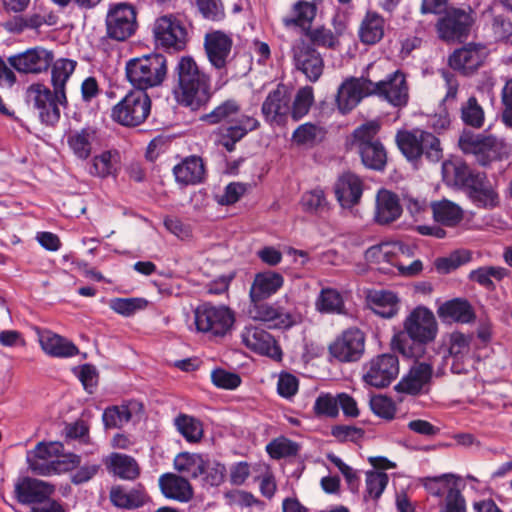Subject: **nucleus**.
Here are the masks:
<instances>
[{
    "instance_id": "a211bd4d",
    "label": "nucleus",
    "mask_w": 512,
    "mask_h": 512,
    "mask_svg": "<svg viewBox=\"0 0 512 512\" xmlns=\"http://www.w3.org/2000/svg\"><path fill=\"white\" fill-rule=\"evenodd\" d=\"M458 144L465 154H473L481 165H487L496 159L501 149V143L496 137L476 135L471 132H464Z\"/></svg>"
},
{
    "instance_id": "20e7f679",
    "label": "nucleus",
    "mask_w": 512,
    "mask_h": 512,
    "mask_svg": "<svg viewBox=\"0 0 512 512\" xmlns=\"http://www.w3.org/2000/svg\"><path fill=\"white\" fill-rule=\"evenodd\" d=\"M202 120L209 124L226 123L223 138L240 141L248 132L256 130L260 123L249 115L241 112L240 104L233 99H228L216 106L210 113L205 114Z\"/></svg>"
},
{
    "instance_id": "8fccbe9b",
    "label": "nucleus",
    "mask_w": 512,
    "mask_h": 512,
    "mask_svg": "<svg viewBox=\"0 0 512 512\" xmlns=\"http://www.w3.org/2000/svg\"><path fill=\"white\" fill-rule=\"evenodd\" d=\"M77 62L70 59H58L52 66L51 82L55 90L66 93V83L76 68Z\"/></svg>"
},
{
    "instance_id": "864d4df0",
    "label": "nucleus",
    "mask_w": 512,
    "mask_h": 512,
    "mask_svg": "<svg viewBox=\"0 0 512 512\" xmlns=\"http://www.w3.org/2000/svg\"><path fill=\"white\" fill-rule=\"evenodd\" d=\"M175 425L181 435L191 443H196L203 436L202 424L199 420L186 414H181L175 419Z\"/></svg>"
},
{
    "instance_id": "c756f323",
    "label": "nucleus",
    "mask_w": 512,
    "mask_h": 512,
    "mask_svg": "<svg viewBox=\"0 0 512 512\" xmlns=\"http://www.w3.org/2000/svg\"><path fill=\"white\" fill-rule=\"evenodd\" d=\"M401 214L402 207L398 196L390 190L380 189L376 194L375 221L381 225L390 224Z\"/></svg>"
},
{
    "instance_id": "0e129e2a",
    "label": "nucleus",
    "mask_w": 512,
    "mask_h": 512,
    "mask_svg": "<svg viewBox=\"0 0 512 512\" xmlns=\"http://www.w3.org/2000/svg\"><path fill=\"white\" fill-rule=\"evenodd\" d=\"M452 475H443L436 478L428 479L425 487L433 496H447L450 490H459L456 483L452 481Z\"/></svg>"
},
{
    "instance_id": "1a4fd4ad",
    "label": "nucleus",
    "mask_w": 512,
    "mask_h": 512,
    "mask_svg": "<svg viewBox=\"0 0 512 512\" xmlns=\"http://www.w3.org/2000/svg\"><path fill=\"white\" fill-rule=\"evenodd\" d=\"M138 27L134 5L120 2L110 4L105 17L106 37L124 42L132 37Z\"/></svg>"
},
{
    "instance_id": "4d7b16f0",
    "label": "nucleus",
    "mask_w": 512,
    "mask_h": 512,
    "mask_svg": "<svg viewBox=\"0 0 512 512\" xmlns=\"http://www.w3.org/2000/svg\"><path fill=\"white\" fill-rule=\"evenodd\" d=\"M293 13V17H285L283 19L284 24L287 27L292 25L305 27V25H309L314 19L316 7L312 3L299 1L294 5Z\"/></svg>"
},
{
    "instance_id": "423d86ee",
    "label": "nucleus",
    "mask_w": 512,
    "mask_h": 512,
    "mask_svg": "<svg viewBox=\"0 0 512 512\" xmlns=\"http://www.w3.org/2000/svg\"><path fill=\"white\" fill-rule=\"evenodd\" d=\"M398 148L409 161H417L422 156L431 162L443 157L439 139L431 132L422 129L399 130L395 136Z\"/></svg>"
},
{
    "instance_id": "4468645a",
    "label": "nucleus",
    "mask_w": 512,
    "mask_h": 512,
    "mask_svg": "<svg viewBox=\"0 0 512 512\" xmlns=\"http://www.w3.org/2000/svg\"><path fill=\"white\" fill-rule=\"evenodd\" d=\"M408 251L409 248L400 242L383 243L367 249L365 259L374 264L391 263L398 268L401 274L412 276L422 270V262L414 260L411 264L404 265L399 259V254H405Z\"/></svg>"
},
{
    "instance_id": "a878e982",
    "label": "nucleus",
    "mask_w": 512,
    "mask_h": 512,
    "mask_svg": "<svg viewBox=\"0 0 512 512\" xmlns=\"http://www.w3.org/2000/svg\"><path fill=\"white\" fill-rule=\"evenodd\" d=\"M488 56L486 46L482 44L469 43L464 47L455 50L449 57V65L454 70L463 74H470L476 71Z\"/></svg>"
},
{
    "instance_id": "79ce46f5",
    "label": "nucleus",
    "mask_w": 512,
    "mask_h": 512,
    "mask_svg": "<svg viewBox=\"0 0 512 512\" xmlns=\"http://www.w3.org/2000/svg\"><path fill=\"white\" fill-rule=\"evenodd\" d=\"M469 336L460 332H453L449 340V357L452 359L451 370L455 374H461L465 371L462 360L470 351Z\"/></svg>"
},
{
    "instance_id": "58836bf2",
    "label": "nucleus",
    "mask_w": 512,
    "mask_h": 512,
    "mask_svg": "<svg viewBox=\"0 0 512 512\" xmlns=\"http://www.w3.org/2000/svg\"><path fill=\"white\" fill-rule=\"evenodd\" d=\"M106 464L111 472L124 480H135L140 475L137 461L129 455L112 453Z\"/></svg>"
},
{
    "instance_id": "e433bc0d",
    "label": "nucleus",
    "mask_w": 512,
    "mask_h": 512,
    "mask_svg": "<svg viewBox=\"0 0 512 512\" xmlns=\"http://www.w3.org/2000/svg\"><path fill=\"white\" fill-rule=\"evenodd\" d=\"M431 210L433 219L446 227H456L464 218L463 209L447 199L432 202Z\"/></svg>"
},
{
    "instance_id": "72a5a7b5",
    "label": "nucleus",
    "mask_w": 512,
    "mask_h": 512,
    "mask_svg": "<svg viewBox=\"0 0 512 512\" xmlns=\"http://www.w3.org/2000/svg\"><path fill=\"white\" fill-rule=\"evenodd\" d=\"M159 486L166 498L188 502L193 497V490L188 480L174 473L161 475Z\"/></svg>"
},
{
    "instance_id": "e2e57ef3",
    "label": "nucleus",
    "mask_w": 512,
    "mask_h": 512,
    "mask_svg": "<svg viewBox=\"0 0 512 512\" xmlns=\"http://www.w3.org/2000/svg\"><path fill=\"white\" fill-rule=\"evenodd\" d=\"M266 450L274 459H280L295 455L298 452V445L286 438H278L270 442Z\"/></svg>"
},
{
    "instance_id": "9b49d317",
    "label": "nucleus",
    "mask_w": 512,
    "mask_h": 512,
    "mask_svg": "<svg viewBox=\"0 0 512 512\" xmlns=\"http://www.w3.org/2000/svg\"><path fill=\"white\" fill-rule=\"evenodd\" d=\"M248 315L254 321L267 323L270 328L286 329L297 324L301 315L291 309H286L280 301L268 303L264 300L250 301Z\"/></svg>"
},
{
    "instance_id": "3c124183",
    "label": "nucleus",
    "mask_w": 512,
    "mask_h": 512,
    "mask_svg": "<svg viewBox=\"0 0 512 512\" xmlns=\"http://www.w3.org/2000/svg\"><path fill=\"white\" fill-rule=\"evenodd\" d=\"M316 308L322 313L340 314L343 313L344 302L341 294L332 288L321 290L317 300Z\"/></svg>"
},
{
    "instance_id": "b1692460",
    "label": "nucleus",
    "mask_w": 512,
    "mask_h": 512,
    "mask_svg": "<svg viewBox=\"0 0 512 512\" xmlns=\"http://www.w3.org/2000/svg\"><path fill=\"white\" fill-rule=\"evenodd\" d=\"M233 40L222 31H212L204 37V48L209 63L222 74L229 63Z\"/></svg>"
},
{
    "instance_id": "6e6d98bb",
    "label": "nucleus",
    "mask_w": 512,
    "mask_h": 512,
    "mask_svg": "<svg viewBox=\"0 0 512 512\" xmlns=\"http://www.w3.org/2000/svg\"><path fill=\"white\" fill-rule=\"evenodd\" d=\"M341 30L333 33L330 29L323 26L308 28L305 30V35L308 37L313 45L333 49L339 44V35Z\"/></svg>"
},
{
    "instance_id": "bb28decb",
    "label": "nucleus",
    "mask_w": 512,
    "mask_h": 512,
    "mask_svg": "<svg viewBox=\"0 0 512 512\" xmlns=\"http://www.w3.org/2000/svg\"><path fill=\"white\" fill-rule=\"evenodd\" d=\"M468 197L480 208L493 209L499 205V196L485 173L475 172L464 186Z\"/></svg>"
},
{
    "instance_id": "ddd939ff",
    "label": "nucleus",
    "mask_w": 512,
    "mask_h": 512,
    "mask_svg": "<svg viewBox=\"0 0 512 512\" xmlns=\"http://www.w3.org/2000/svg\"><path fill=\"white\" fill-rule=\"evenodd\" d=\"M372 69L373 65H369L365 75L350 77L341 83L336 95V105L342 114L352 111L363 98L372 96L370 74Z\"/></svg>"
},
{
    "instance_id": "69168bd1",
    "label": "nucleus",
    "mask_w": 512,
    "mask_h": 512,
    "mask_svg": "<svg viewBox=\"0 0 512 512\" xmlns=\"http://www.w3.org/2000/svg\"><path fill=\"white\" fill-rule=\"evenodd\" d=\"M211 381L216 387L226 390H234L241 384V378L238 374L224 369L213 370Z\"/></svg>"
},
{
    "instance_id": "2f4dec72",
    "label": "nucleus",
    "mask_w": 512,
    "mask_h": 512,
    "mask_svg": "<svg viewBox=\"0 0 512 512\" xmlns=\"http://www.w3.org/2000/svg\"><path fill=\"white\" fill-rule=\"evenodd\" d=\"M284 284L281 274L266 271L257 273L249 290L250 301L265 300L274 295Z\"/></svg>"
},
{
    "instance_id": "473e14b6",
    "label": "nucleus",
    "mask_w": 512,
    "mask_h": 512,
    "mask_svg": "<svg viewBox=\"0 0 512 512\" xmlns=\"http://www.w3.org/2000/svg\"><path fill=\"white\" fill-rule=\"evenodd\" d=\"M39 342L43 351L52 357L66 358L79 353L71 341L49 330L39 333Z\"/></svg>"
},
{
    "instance_id": "cd10ccee",
    "label": "nucleus",
    "mask_w": 512,
    "mask_h": 512,
    "mask_svg": "<svg viewBox=\"0 0 512 512\" xmlns=\"http://www.w3.org/2000/svg\"><path fill=\"white\" fill-rule=\"evenodd\" d=\"M14 493L21 504L43 503L54 493V486L39 479L23 477L15 483Z\"/></svg>"
},
{
    "instance_id": "f257e3e1",
    "label": "nucleus",
    "mask_w": 512,
    "mask_h": 512,
    "mask_svg": "<svg viewBox=\"0 0 512 512\" xmlns=\"http://www.w3.org/2000/svg\"><path fill=\"white\" fill-rule=\"evenodd\" d=\"M438 333V323L431 310L418 306L403 322V331L392 339L393 348L407 358H419L425 345L433 342Z\"/></svg>"
},
{
    "instance_id": "37998d69",
    "label": "nucleus",
    "mask_w": 512,
    "mask_h": 512,
    "mask_svg": "<svg viewBox=\"0 0 512 512\" xmlns=\"http://www.w3.org/2000/svg\"><path fill=\"white\" fill-rule=\"evenodd\" d=\"M475 171L462 161H445L442 164V176L447 185L464 188Z\"/></svg>"
},
{
    "instance_id": "c85d7f7f",
    "label": "nucleus",
    "mask_w": 512,
    "mask_h": 512,
    "mask_svg": "<svg viewBox=\"0 0 512 512\" xmlns=\"http://www.w3.org/2000/svg\"><path fill=\"white\" fill-rule=\"evenodd\" d=\"M335 195L343 208L357 205L363 193V182L354 173H343L335 184Z\"/></svg>"
},
{
    "instance_id": "de8ad7c7",
    "label": "nucleus",
    "mask_w": 512,
    "mask_h": 512,
    "mask_svg": "<svg viewBox=\"0 0 512 512\" xmlns=\"http://www.w3.org/2000/svg\"><path fill=\"white\" fill-rule=\"evenodd\" d=\"M326 129L311 122L298 126L292 134V140L298 145L313 146L324 140Z\"/></svg>"
},
{
    "instance_id": "7c9ffc66",
    "label": "nucleus",
    "mask_w": 512,
    "mask_h": 512,
    "mask_svg": "<svg viewBox=\"0 0 512 512\" xmlns=\"http://www.w3.org/2000/svg\"><path fill=\"white\" fill-rule=\"evenodd\" d=\"M111 503L120 509L132 510L142 507L149 499L143 485L127 490L121 485L113 486L109 492Z\"/></svg>"
},
{
    "instance_id": "4c0bfd02",
    "label": "nucleus",
    "mask_w": 512,
    "mask_h": 512,
    "mask_svg": "<svg viewBox=\"0 0 512 512\" xmlns=\"http://www.w3.org/2000/svg\"><path fill=\"white\" fill-rule=\"evenodd\" d=\"M176 181L184 184H197L204 179L205 168L201 158L190 156L173 169Z\"/></svg>"
},
{
    "instance_id": "09e8293b",
    "label": "nucleus",
    "mask_w": 512,
    "mask_h": 512,
    "mask_svg": "<svg viewBox=\"0 0 512 512\" xmlns=\"http://www.w3.org/2000/svg\"><path fill=\"white\" fill-rule=\"evenodd\" d=\"M174 468L180 473L196 478L204 473L205 462L198 454L184 452L175 457Z\"/></svg>"
},
{
    "instance_id": "5fc2aeb1",
    "label": "nucleus",
    "mask_w": 512,
    "mask_h": 512,
    "mask_svg": "<svg viewBox=\"0 0 512 512\" xmlns=\"http://www.w3.org/2000/svg\"><path fill=\"white\" fill-rule=\"evenodd\" d=\"M314 102V92L311 86L300 88L291 104L290 114L294 121H298L308 114Z\"/></svg>"
},
{
    "instance_id": "774afa93",
    "label": "nucleus",
    "mask_w": 512,
    "mask_h": 512,
    "mask_svg": "<svg viewBox=\"0 0 512 512\" xmlns=\"http://www.w3.org/2000/svg\"><path fill=\"white\" fill-rule=\"evenodd\" d=\"M501 102L503 105L502 121L512 128V78L508 79L501 91Z\"/></svg>"
},
{
    "instance_id": "2eb2a0df",
    "label": "nucleus",
    "mask_w": 512,
    "mask_h": 512,
    "mask_svg": "<svg viewBox=\"0 0 512 512\" xmlns=\"http://www.w3.org/2000/svg\"><path fill=\"white\" fill-rule=\"evenodd\" d=\"M152 31L157 46L179 51L186 45V28L183 22L173 14L156 18Z\"/></svg>"
},
{
    "instance_id": "603ef678",
    "label": "nucleus",
    "mask_w": 512,
    "mask_h": 512,
    "mask_svg": "<svg viewBox=\"0 0 512 512\" xmlns=\"http://www.w3.org/2000/svg\"><path fill=\"white\" fill-rule=\"evenodd\" d=\"M389 482L388 475L383 471H367L365 479V501H377Z\"/></svg>"
},
{
    "instance_id": "aec40b11",
    "label": "nucleus",
    "mask_w": 512,
    "mask_h": 512,
    "mask_svg": "<svg viewBox=\"0 0 512 512\" xmlns=\"http://www.w3.org/2000/svg\"><path fill=\"white\" fill-rule=\"evenodd\" d=\"M365 350V335L358 328H349L329 346L330 354L340 362L358 361Z\"/></svg>"
},
{
    "instance_id": "7ed1b4c3",
    "label": "nucleus",
    "mask_w": 512,
    "mask_h": 512,
    "mask_svg": "<svg viewBox=\"0 0 512 512\" xmlns=\"http://www.w3.org/2000/svg\"><path fill=\"white\" fill-rule=\"evenodd\" d=\"M79 463V457L65 453L60 442H40L28 455L29 468L44 476L69 471Z\"/></svg>"
},
{
    "instance_id": "5701e85b",
    "label": "nucleus",
    "mask_w": 512,
    "mask_h": 512,
    "mask_svg": "<svg viewBox=\"0 0 512 512\" xmlns=\"http://www.w3.org/2000/svg\"><path fill=\"white\" fill-rule=\"evenodd\" d=\"M53 59L52 51L35 47L8 57L7 61L19 73L38 74L46 71L51 66Z\"/></svg>"
},
{
    "instance_id": "c9c22d12",
    "label": "nucleus",
    "mask_w": 512,
    "mask_h": 512,
    "mask_svg": "<svg viewBox=\"0 0 512 512\" xmlns=\"http://www.w3.org/2000/svg\"><path fill=\"white\" fill-rule=\"evenodd\" d=\"M437 314L446 322L470 323L475 318L470 303L467 300L459 298L443 303L439 306Z\"/></svg>"
},
{
    "instance_id": "4be33fe9",
    "label": "nucleus",
    "mask_w": 512,
    "mask_h": 512,
    "mask_svg": "<svg viewBox=\"0 0 512 512\" xmlns=\"http://www.w3.org/2000/svg\"><path fill=\"white\" fill-rule=\"evenodd\" d=\"M433 376V365L426 361H415L407 374L397 383L395 390L409 395L427 393Z\"/></svg>"
},
{
    "instance_id": "0eeeda50",
    "label": "nucleus",
    "mask_w": 512,
    "mask_h": 512,
    "mask_svg": "<svg viewBox=\"0 0 512 512\" xmlns=\"http://www.w3.org/2000/svg\"><path fill=\"white\" fill-rule=\"evenodd\" d=\"M27 102L37 111L42 123L56 124L61 116L60 107L68 104L66 93L51 90L42 83L31 84L26 91Z\"/></svg>"
},
{
    "instance_id": "9d476101",
    "label": "nucleus",
    "mask_w": 512,
    "mask_h": 512,
    "mask_svg": "<svg viewBox=\"0 0 512 512\" xmlns=\"http://www.w3.org/2000/svg\"><path fill=\"white\" fill-rule=\"evenodd\" d=\"M234 321L233 311L224 305L214 306L210 303H203L194 311L197 331L213 336H224L231 329Z\"/></svg>"
},
{
    "instance_id": "6ab92c4d",
    "label": "nucleus",
    "mask_w": 512,
    "mask_h": 512,
    "mask_svg": "<svg viewBox=\"0 0 512 512\" xmlns=\"http://www.w3.org/2000/svg\"><path fill=\"white\" fill-rule=\"evenodd\" d=\"M291 110V93L289 89L278 84L270 91L261 106V113L266 122L271 125H284L289 117Z\"/></svg>"
},
{
    "instance_id": "bf43d9fd",
    "label": "nucleus",
    "mask_w": 512,
    "mask_h": 512,
    "mask_svg": "<svg viewBox=\"0 0 512 512\" xmlns=\"http://www.w3.org/2000/svg\"><path fill=\"white\" fill-rule=\"evenodd\" d=\"M131 412L127 406H113L103 413L106 428H120L131 420Z\"/></svg>"
},
{
    "instance_id": "a18cd8bd",
    "label": "nucleus",
    "mask_w": 512,
    "mask_h": 512,
    "mask_svg": "<svg viewBox=\"0 0 512 512\" xmlns=\"http://www.w3.org/2000/svg\"><path fill=\"white\" fill-rule=\"evenodd\" d=\"M510 275V271L501 266H483L469 273V280L478 283L487 290L493 291L495 284L492 280L494 278L497 281H501L505 277Z\"/></svg>"
},
{
    "instance_id": "ea45409f",
    "label": "nucleus",
    "mask_w": 512,
    "mask_h": 512,
    "mask_svg": "<svg viewBox=\"0 0 512 512\" xmlns=\"http://www.w3.org/2000/svg\"><path fill=\"white\" fill-rule=\"evenodd\" d=\"M119 153L115 150L103 151L92 158L89 174L99 178L114 176L118 170Z\"/></svg>"
},
{
    "instance_id": "338daca9",
    "label": "nucleus",
    "mask_w": 512,
    "mask_h": 512,
    "mask_svg": "<svg viewBox=\"0 0 512 512\" xmlns=\"http://www.w3.org/2000/svg\"><path fill=\"white\" fill-rule=\"evenodd\" d=\"M379 129L380 125L376 121H370L358 127L353 133L357 148L364 144L379 142V140L376 139V134Z\"/></svg>"
},
{
    "instance_id": "052dcab7",
    "label": "nucleus",
    "mask_w": 512,
    "mask_h": 512,
    "mask_svg": "<svg viewBox=\"0 0 512 512\" xmlns=\"http://www.w3.org/2000/svg\"><path fill=\"white\" fill-rule=\"evenodd\" d=\"M148 301L143 298H116L111 300L110 308L123 316H131L136 311L144 309Z\"/></svg>"
},
{
    "instance_id": "13d9d810",
    "label": "nucleus",
    "mask_w": 512,
    "mask_h": 512,
    "mask_svg": "<svg viewBox=\"0 0 512 512\" xmlns=\"http://www.w3.org/2000/svg\"><path fill=\"white\" fill-rule=\"evenodd\" d=\"M462 121L471 127H482L485 119L484 110L478 103L476 97L471 96L461 107Z\"/></svg>"
},
{
    "instance_id": "6e6552de",
    "label": "nucleus",
    "mask_w": 512,
    "mask_h": 512,
    "mask_svg": "<svg viewBox=\"0 0 512 512\" xmlns=\"http://www.w3.org/2000/svg\"><path fill=\"white\" fill-rule=\"evenodd\" d=\"M151 111V99L141 89L129 91L113 108L112 119L127 127H135L142 124Z\"/></svg>"
},
{
    "instance_id": "49530a36",
    "label": "nucleus",
    "mask_w": 512,
    "mask_h": 512,
    "mask_svg": "<svg viewBox=\"0 0 512 512\" xmlns=\"http://www.w3.org/2000/svg\"><path fill=\"white\" fill-rule=\"evenodd\" d=\"M357 149L365 167L378 171L384 169L387 156L386 151L380 142L364 144L363 146H359Z\"/></svg>"
},
{
    "instance_id": "a19ab883",
    "label": "nucleus",
    "mask_w": 512,
    "mask_h": 512,
    "mask_svg": "<svg viewBox=\"0 0 512 512\" xmlns=\"http://www.w3.org/2000/svg\"><path fill=\"white\" fill-rule=\"evenodd\" d=\"M369 301L374 312L384 318L394 317L399 310V299L391 291L379 290L370 293Z\"/></svg>"
},
{
    "instance_id": "39448f33",
    "label": "nucleus",
    "mask_w": 512,
    "mask_h": 512,
    "mask_svg": "<svg viewBox=\"0 0 512 512\" xmlns=\"http://www.w3.org/2000/svg\"><path fill=\"white\" fill-rule=\"evenodd\" d=\"M127 80L136 89L146 92L148 88L162 84L167 75L166 57L159 53H151L128 60L125 65Z\"/></svg>"
},
{
    "instance_id": "dca6fc26",
    "label": "nucleus",
    "mask_w": 512,
    "mask_h": 512,
    "mask_svg": "<svg viewBox=\"0 0 512 512\" xmlns=\"http://www.w3.org/2000/svg\"><path fill=\"white\" fill-rule=\"evenodd\" d=\"M399 374V361L394 354H381L363 367V381L376 388L387 387Z\"/></svg>"
},
{
    "instance_id": "412c9836",
    "label": "nucleus",
    "mask_w": 512,
    "mask_h": 512,
    "mask_svg": "<svg viewBox=\"0 0 512 512\" xmlns=\"http://www.w3.org/2000/svg\"><path fill=\"white\" fill-rule=\"evenodd\" d=\"M292 54L296 68L309 81H318L324 70V61L320 53L303 39H299L292 46Z\"/></svg>"
},
{
    "instance_id": "393cba45",
    "label": "nucleus",
    "mask_w": 512,
    "mask_h": 512,
    "mask_svg": "<svg viewBox=\"0 0 512 512\" xmlns=\"http://www.w3.org/2000/svg\"><path fill=\"white\" fill-rule=\"evenodd\" d=\"M243 344L250 350L266 355L272 359L280 360L282 352L274 337L257 326H246L241 333Z\"/></svg>"
},
{
    "instance_id": "f704fd0d",
    "label": "nucleus",
    "mask_w": 512,
    "mask_h": 512,
    "mask_svg": "<svg viewBox=\"0 0 512 512\" xmlns=\"http://www.w3.org/2000/svg\"><path fill=\"white\" fill-rule=\"evenodd\" d=\"M67 144L78 159L86 160L98 144L97 131L91 127L71 131L67 136Z\"/></svg>"
},
{
    "instance_id": "f8f14e48",
    "label": "nucleus",
    "mask_w": 512,
    "mask_h": 512,
    "mask_svg": "<svg viewBox=\"0 0 512 512\" xmlns=\"http://www.w3.org/2000/svg\"><path fill=\"white\" fill-rule=\"evenodd\" d=\"M473 23V10L470 7L467 9L449 8L438 19L436 31L438 37L443 41H459L467 37Z\"/></svg>"
},
{
    "instance_id": "c03bdc74",
    "label": "nucleus",
    "mask_w": 512,
    "mask_h": 512,
    "mask_svg": "<svg viewBox=\"0 0 512 512\" xmlns=\"http://www.w3.org/2000/svg\"><path fill=\"white\" fill-rule=\"evenodd\" d=\"M384 35V19L375 12H368L359 28L360 40L365 44H375Z\"/></svg>"
},
{
    "instance_id": "f03ea898",
    "label": "nucleus",
    "mask_w": 512,
    "mask_h": 512,
    "mask_svg": "<svg viewBox=\"0 0 512 512\" xmlns=\"http://www.w3.org/2000/svg\"><path fill=\"white\" fill-rule=\"evenodd\" d=\"M173 76L177 82L175 94L181 104L197 109L210 100V77L200 70L191 56L179 58Z\"/></svg>"
},
{
    "instance_id": "f3484780",
    "label": "nucleus",
    "mask_w": 512,
    "mask_h": 512,
    "mask_svg": "<svg viewBox=\"0 0 512 512\" xmlns=\"http://www.w3.org/2000/svg\"><path fill=\"white\" fill-rule=\"evenodd\" d=\"M372 96L387 101L394 107L406 106L409 99V89L405 75L400 71H395L386 79L374 81L371 78Z\"/></svg>"
},
{
    "instance_id": "680f3d73",
    "label": "nucleus",
    "mask_w": 512,
    "mask_h": 512,
    "mask_svg": "<svg viewBox=\"0 0 512 512\" xmlns=\"http://www.w3.org/2000/svg\"><path fill=\"white\" fill-rule=\"evenodd\" d=\"M313 410L316 416L336 418L339 414L337 396L329 393L320 394L315 400Z\"/></svg>"
}]
</instances>
